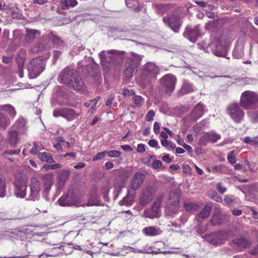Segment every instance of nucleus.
I'll return each instance as SVG.
<instances>
[{
    "mask_svg": "<svg viewBox=\"0 0 258 258\" xmlns=\"http://www.w3.org/2000/svg\"><path fill=\"white\" fill-rule=\"evenodd\" d=\"M44 149V147L40 142H35L30 150V153L33 155H36L40 151Z\"/></svg>",
    "mask_w": 258,
    "mask_h": 258,
    "instance_id": "40",
    "label": "nucleus"
},
{
    "mask_svg": "<svg viewBox=\"0 0 258 258\" xmlns=\"http://www.w3.org/2000/svg\"><path fill=\"white\" fill-rule=\"evenodd\" d=\"M9 124L8 120L3 114L0 113V126H6Z\"/></svg>",
    "mask_w": 258,
    "mask_h": 258,
    "instance_id": "56",
    "label": "nucleus"
},
{
    "mask_svg": "<svg viewBox=\"0 0 258 258\" xmlns=\"http://www.w3.org/2000/svg\"><path fill=\"white\" fill-rule=\"evenodd\" d=\"M226 216L221 214H214L211 219V223L213 226L222 224L226 220Z\"/></svg>",
    "mask_w": 258,
    "mask_h": 258,
    "instance_id": "28",
    "label": "nucleus"
},
{
    "mask_svg": "<svg viewBox=\"0 0 258 258\" xmlns=\"http://www.w3.org/2000/svg\"><path fill=\"white\" fill-rule=\"evenodd\" d=\"M7 141L12 146H15L18 142V133L16 131H11L9 132Z\"/></svg>",
    "mask_w": 258,
    "mask_h": 258,
    "instance_id": "30",
    "label": "nucleus"
},
{
    "mask_svg": "<svg viewBox=\"0 0 258 258\" xmlns=\"http://www.w3.org/2000/svg\"><path fill=\"white\" fill-rule=\"evenodd\" d=\"M160 124L157 122H155L153 126V131L156 135H158L160 133Z\"/></svg>",
    "mask_w": 258,
    "mask_h": 258,
    "instance_id": "63",
    "label": "nucleus"
},
{
    "mask_svg": "<svg viewBox=\"0 0 258 258\" xmlns=\"http://www.w3.org/2000/svg\"><path fill=\"white\" fill-rule=\"evenodd\" d=\"M122 94L124 96H130L134 95L135 93L133 90L124 89L122 90Z\"/></svg>",
    "mask_w": 258,
    "mask_h": 258,
    "instance_id": "59",
    "label": "nucleus"
},
{
    "mask_svg": "<svg viewBox=\"0 0 258 258\" xmlns=\"http://www.w3.org/2000/svg\"><path fill=\"white\" fill-rule=\"evenodd\" d=\"M63 108L62 109H55L53 111V115L54 117H57L58 116L63 117Z\"/></svg>",
    "mask_w": 258,
    "mask_h": 258,
    "instance_id": "57",
    "label": "nucleus"
},
{
    "mask_svg": "<svg viewBox=\"0 0 258 258\" xmlns=\"http://www.w3.org/2000/svg\"><path fill=\"white\" fill-rule=\"evenodd\" d=\"M142 59L143 56L142 55L135 52H132L131 56L127 58L126 62V64L136 67V68L138 69Z\"/></svg>",
    "mask_w": 258,
    "mask_h": 258,
    "instance_id": "23",
    "label": "nucleus"
},
{
    "mask_svg": "<svg viewBox=\"0 0 258 258\" xmlns=\"http://www.w3.org/2000/svg\"><path fill=\"white\" fill-rule=\"evenodd\" d=\"M210 197L211 199H212L214 201H216L217 202H221L222 201V198L221 197L219 196L216 193L212 194Z\"/></svg>",
    "mask_w": 258,
    "mask_h": 258,
    "instance_id": "61",
    "label": "nucleus"
},
{
    "mask_svg": "<svg viewBox=\"0 0 258 258\" xmlns=\"http://www.w3.org/2000/svg\"><path fill=\"white\" fill-rule=\"evenodd\" d=\"M75 71L70 68H66L61 72L59 77L62 83L66 84L68 87L72 84V78Z\"/></svg>",
    "mask_w": 258,
    "mask_h": 258,
    "instance_id": "19",
    "label": "nucleus"
},
{
    "mask_svg": "<svg viewBox=\"0 0 258 258\" xmlns=\"http://www.w3.org/2000/svg\"><path fill=\"white\" fill-rule=\"evenodd\" d=\"M118 51L115 50L102 51L99 53L101 64L104 70H109L115 66Z\"/></svg>",
    "mask_w": 258,
    "mask_h": 258,
    "instance_id": "2",
    "label": "nucleus"
},
{
    "mask_svg": "<svg viewBox=\"0 0 258 258\" xmlns=\"http://www.w3.org/2000/svg\"><path fill=\"white\" fill-rule=\"evenodd\" d=\"M159 73V68L155 64L151 62H147L144 67L139 83L144 87L147 86L156 79Z\"/></svg>",
    "mask_w": 258,
    "mask_h": 258,
    "instance_id": "1",
    "label": "nucleus"
},
{
    "mask_svg": "<svg viewBox=\"0 0 258 258\" xmlns=\"http://www.w3.org/2000/svg\"><path fill=\"white\" fill-rule=\"evenodd\" d=\"M212 171L213 172L224 173L226 171V167L222 164L213 166L212 167Z\"/></svg>",
    "mask_w": 258,
    "mask_h": 258,
    "instance_id": "48",
    "label": "nucleus"
},
{
    "mask_svg": "<svg viewBox=\"0 0 258 258\" xmlns=\"http://www.w3.org/2000/svg\"><path fill=\"white\" fill-rule=\"evenodd\" d=\"M123 184V180L118 182L116 179L115 180L114 182V187L115 189V192H116V197H117L119 194L121 192Z\"/></svg>",
    "mask_w": 258,
    "mask_h": 258,
    "instance_id": "50",
    "label": "nucleus"
},
{
    "mask_svg": "<svg viewBox=\"0 0 258 258\" xmlns=\"http://www.w3.org/2000/svg\"><path fill=\"white\" fill-rule=\"evenodd\" d=\"M156 157L154 156H151L149 158L148 162L154 161L152 164V167L154 169H158L162 167V163L160 160H156Z\"/></svg>",
    "mask_w": 258,
    "mask_h": 258,
    "instance_id": "42",
    "label": "nucleus"
},
{
    "mask_svg": "<svg viewBox=\"0 0 258 258\" xmlns=\"http://www.w3.org/2000/svg\"><path fill=\"white\" fill-rule=\"evenodd\" d=\"M245 143L249 144L253 146H258V137L250 138L245 137L243 141Z\"/></svg>",
    "mask_w": 258,
    "mask_h": 258,
    "instance_id": "41",
    "label": "nucleus"
},
{
    "mask_svg": "<svg viewBox=\"0 0 258 258\" xmlns=\"http://www.w3.org/2000/svg\"><path fill=\"white\" fill-rule=\"evenodd\" d=\"M21 152L20 149L7 151L3 153V155L5 157H7V156L11 155H18Z\"/></svg>",
    "mask_w": 258,
    "mask_h": 258,
    "instance_id": "55",
    "label": "nucleus"
},
{
    "mask_svg": "<svg viewBox=\"0 0 258 258\" xmlns=\"http://www.w3.org/2000/svg\"><path fill=\"white\" fill-rule=\"evenodd\" d=\"M26 33L27 34L25 37V40L27 41H31L33 40L36 36L40 34V32L35 29H27Z\"/></svg>",
    "mask_w": 258,
    "mask_h": 258,
    "instance_id": "33",
    "label": "nucleus"
},
{
    "mask_svg": "<svg viewBox=\"0 0 258 258\" xmlns=\"http://www.w3.org/2000/svg\"><path fill=\"white\" fill-rule=\"evenodd\" d=\"M217 189L218 190V191L223 194V193H224L226 190V187H225L223 184L221 183H217Z\"/></svg>",
    "mask_w": 258,
    "mask_h": 258,
    "instance_id": "62",
    "label": "nucleus"
},
{
    "mask_svg": "<svg viewBox=\"0 0 258 258\" xmlns=\"http://www.w3.org/2000/svg\"><path fill=\"white\" fill-rule=\"evenodd\" d=\"M208 142H209L208 135V133H206L200 138L199 144L201 146H206Z\"/></svg>",
    "mask_w": 258,
    "mask_h": 258,
    "instance_id": "49",
    "label": "nucleus"
},
{
    "mask_svg": "<svg viewBox=\"0 0 258 258\" xmlns=\"http://www.w3.org/2000/svg\"><path fill=\"white\" fill-rule=\"evenodd\" d=\"M184 207L186 211H196L198 210L199 206L192 203H185L184 204Z\"/></svg>",
    "mask_w": 258,
    "mask_h": 258,
    "instance_id": "47",
    "label": "nucleus"
},
{
    "mask_svg": "<svg viewBox=\"0 0 258 258\" xmlns=\"http://www.w3.org/2000/svg\"><path fill=\"white\" fill-rule=\"evenodd\" d=\"M145 179V176L144 174L140 172H136L131 180L128 188L136 192L141 187Z\"/></svg>",
    "mask_w": 258,
    "mask_h": 258,
    "instance_id": "16",
    "label": "nucleus"
},
{
    "mask_svg": "<svg viewBox=\"0 0 258 258\" xmlns=\"http://www.w3.org/2000/svg\"><path fill=\"white\" fill-rule=\"evenodd\" d=\"M227 160L229 162L232 164H234L236 163V160L234 151H231L228 153L227 155Z\"/></svg>",
    "mask_w": 258,
    "mask_h": 258,
    "instance_id": "51",
    "label": "nucleus"
},
{
    "mask_svg": "<svg viewBox=\"0 0 258 258\" xmlns=\"http://www.w3.org/2000/svg\"><path fill=\"white\" fill-rule=\"evenodd\" d=\"M240 105L246 109H253L258 105V94L249 90L242 93Z\"/></svg>",
    "mask_w": 258,
    "mask_h": 258,
    "instance_id": "6",
    "label": "nucleus"
},
{
    "mask_svg": "<svg viewBox=\"0 0 258 258\" xmlns=\"http://www.w3.org/2000/svg\"><path fill=\"white\" fill-rule=\"evenodd\" d=\"M194 91L192 85L188 83H185L181 88L178 91V93L179 96H182L185 94L189 93Z\"/></svg>",
    "mask_w": 258,
    "mask_h": 258,
    "instance_id": "35",
    "label": "nucleus"
},
{
    "mask_svg": "<svg viewBox=\"0 0 258 258\" xmlns=\"http://www.w3.org/2000/svg\"><path fill=\"white\" fill-rule=\"evenodd\" d=\"M204 108L203 104L199 103L197 104L191 113V118L197 120L202 117L204 113Z\"/></svg>",
    "mask_w": 258,
    "mask_h": 258,
    "instance_id": "25",
    "label": "nucleus"
},
{
    "mask_svg": "<svg viewBox=\"0 0 258 258\" xmlns=\"http://www.w3.org/2000/svg\"><path fill=\"white\" fill-rule=\"evenodd\" d=\"M155 112L153 110H149L146 115V119L148 121H151L155 116Z\"/></svg>",
    "mask_w": 258,
    "mask_h": 258,
    "instance_id": "58",
    "label": "nucleus"
},
{
    "mask_svg": "<svg viewBox=\"0 0 258 258\" xmlns=\"http://www.w3.org/2000/svg\"><path fill=\"white\" fill-rule=\"evenodd\" d=\"M58 203L61 206H70L72 205L92 206L96 205L95 203L91 202L90 201H88L87 203L82 202L80 198L74 196L73 193L70 191L66 195L61 197L58 200Z\"/></svg>",
    "mask_w": 258,
    "mask_h": 258,
    "instance_id": "5",
    "label": "nucleus"
},
{
    "mask_svg": "<svg viewBox=\"0 0 258 258\" xmlns=\"http://www.w3.org/2000/svg\"><path fill=\"white\" fill-rule=\"evenodd\" d=\"M213 205L212 204H206L202 210L199 213L198 217L202 219L208 217L212 211Z\"/></svg>",
    "mask_w": 258,
    "mask_h": 258,
    "instance_id": "32",
    "label": "nucleus"
},
{
    "mask_svg": "<svg viewBox=\"0 0 258 258\" xmlns=\"http://www.w3.org/2000/svg\"><path fill=\"white\" fill-rule=\"evenodd\" d=\"M72 79V84L69 85V88L76 90H79L83 88L84 82L76 72H75Z\"/></svg>",
    "mask_w": 258,
    "mask_h": 258,
    "instance_id": "24",
    "label": "nucleus"
},
{
    "mask_svg": "<svg viewBox=\"0 0 258 258\" xmlns=\"http://www.w3.org/2000/svg\"><path fill=\"white\" fill-rule=\"evenodd\" d=\"M155 193V189L152 186L146 187L139 197V204L143 206L148 205L153 199Z\"/></svg>",
    "mask_w": 258,
    "mask_h": 258,
    "instance_id": "14",
    "label": "nucleus"
},
{
    "mask_svg": "<svg viewBox=\"0 0 258 258\" xmlns=\"http://www.w3.org/2000/svg\"><path fill=\"white\" fill-rule=\"evenodd\" d=\"M209 142L213 143L217 142L220 138L221 136L220 134L215 133L214 132L208 133Z\"/></svg>",
    "mask_w": 258,
    "mask_h": 258,
    "instance_id": "44",
    "label": "nucleus"
},
{
    "mask_svg": "<svg viewBox=\"0 0 258 258\" xmlns=\"http://www.w3.org/2000/svg\"><path fill=\"white\" fill-rule=\"evenodd\" d=\"M30 191L28 195L27 200H37L39 198L40 191L41 190V182L35 177L31 178L30 183Z\"/></svg>",
    "mask_w": 258,
    "mask_h": 258,
    "instance_id": "13",
    "label": "nucleus"
},
{
    "mask_svg": "<svg viewBox=\"0 0 258 258\" xmlns=\"http://www.w3.org/2000/svg\"><path fill=\"white\" fill-rule=\"evenodd\" d=\"M224 201L227 205H230L234 202V199L232 196H226L224 198Z\"/></svg>",
    "mask_w": 258,
    "mask_h": 258,
    "instance_id": "60",
    "label": "nucleus"
},
{
    "mask_svg": "<svg viewBox=\"0 0 258 258\" xmlns=\"http://www.w3.org/2000/svg\"><path fill=\"white\" fill-rule=\"evenodd\" d=\"M164 200V196L162 194L158 195L152 207L144 211V216L150 219L157 218L161 215V205Z\"/></svg>",
    "mask_w": 258,
    "mask_h": 258,
    "instance_id": "10",
    "label": "nucleus"
},
{
    "mask_svg": "<svg viewBox=\"0 0 258 258\" xmlns=\"http://www.w3.org/2000/svg\"><path fill=\"white\" fill-rule=\"evenodd\" d=\"M136 192L134 190H131L128 188L127 195L120 201V205L126 206L132 205L136 198Z\"/></svg>",
    "mask_w": 258,
    "mask_h": 258,
    "instance_id": "22",
    "label": "nucleus"
},
{
    "mask_svg": "<svg viewBox=\"0 0 258 258\" xmlns=\"http://www.w3.org/2000/svg\"><path fill=\"white\" fill-rule=\"evenodd\" d=\"M157 13L163 15L171 8V5L169 4H158L155 6Z\"/></svg>",
    "mask_w": 258,
    "mask_h": 258,
    "instance_id": "38",
    "label": "nucleus"
},
{
    "mask_svg": "<svg viewBox=\"0 0 258 258\" xmlns=\"http://www.w3.org/2000/svg\"><path fill=\"white\" fill-rule=\"evenodd\" d=\"M100 99V97L99 96H97L94 99L90 100L89 102H85V106L87 107H90L92 109H95L94 108Z\"/></svg>",
    "mask_w": 258,
    "mask_h": 258,
    "instance_id": "45",
    "label": "nucleus"
},
{
    "mask_svg": "<svg viewBox=\"0 0 258 258\" xmlns=\"http://www.w3.org/2000/svg\"><path fill=\"white\" fill-rule=\"evenodd\" d=\"M106 155L111 158H118L121 155V152L117 150L106 151Z\"/></svg>",
    "mask_w": 258,
    "mask_h": 258,
    "instance_id": "52",
    "label": "nucleus"
},
{
    "mask_svg": "<svg viewBox=\"0 0 258 258\" xmlns=\"http://www.w3.org/2000/svg\"><path fill=\"white\" fill-rule=\"evenodd\" d=\"M45 62L43 56L32 59L27 66L30 79L37 78L45 69Z\"/></svg>",
    "mask_w": 258,
    "mask_h": 258,
    "instance_id": "4",
    "label": "nucleus"
},
{
    "mask_svg": "<svg viewBox=\"0 0 258 258\" xmlns=\"http://www.w3.org/2000/svg\"><path fill=\"white\" fill-rule=\"evenodd\" d=\"M39 159L42 161L49 163H52L54 162V161L52 157V155L47 152H42L38 153Z\"/></svg>",
    "mask_w": 258,
    "mask_h": 258,
    "instance_id": "36",
    "label": "nucleus"
},
{
    "mask_svg": "<svg viewBox=\"0 0 258 258\" xmlns=\"http://www.w3.org/2000/svg\"><path fill=\"white\" fill-rule=\"evenodd\" d=\"M230 244L234 248L240 250L248 247L251 244V242L249 239L240 238L233 240Z\"/></svg>",
    "mask_w": 258,
    "mask_h": 258,
    "instance_id": "20",
    "label": "nucleus"
},
{
    "mask_svg": "<svg viewBox=\"0 0 258 258\" xmlns=\"http://www.w3.org/2000/svg\"><path fill=\"white\" fill-rule=\"evenodd\" d=\"M63 117L68 120H73L79 116V113L76 112L73 109L69 108H63Z\"/></svg>",
    "mask_w": 258,
    "mask_h": 258,
    "instance_id": "27",
    "label": "nucleus"
},
{
    "mask_svg": "<svg viewBox=\"0 0 258 258\" xmlns=\"http://www.w3.org/2000/svg\"><path fill=\"white\" fill-rule=\"evenodd\" d=\"M183 36L191 42H195L198 38L201 36L199 26H197L194 27H191L190 26H187L183 33Z\"/></svg>",
    "mask_w": 258,
    "mask_h": 258,
    "instance_id": "17",
    "label": "nucleus"
},
{
    "mask_svg": "<svg viewBox=\"0 0 258 258\" xmlns=\"http://www.w3.org/2000/svg\"><path fill=\"white\" fill-rule=\"evenodd\" d=\"M26 124V121L23 117L19 118L15 123V125L23 132L25 131Z\"/></svg>",
    "mask_w": 258,
    "mask_h": 258,
    "instance_id": "43",
    "label": "nucleus"
},
{
    "mask_svg": "<svg viewBox=\"0 0 258 258\" xmlns=\"http://www.w3.org/2000/svg\"><path fill=\"white\" fill-rule=\"evenodd\" d=\"M137 72V68L129 64H125L124 75L126 80L132 78Z\"/></svg>",
    "mask_w": 258,
    "mask_h": 258,
    "instance_id": "29",
    "label": "nucleus"
},
{
    "mask_svg": "<svg viewBox=\"0 0 258 258\" xmlns=\"http://www.w3.org/2000/svg\"><path fill=\"white\" fill-rule=\"evenodd\" d=\"M165 24L167 25L174 32H178L180 27L178 17L174 14L165 17L163 18Z\"/></svg>",
    "mask_w": 258,
    "mask_h": 258,
    "instance_id": "18",
    "label": "nucleus"
},
{
    "mask_svg": "<svg viewBox=\"0 0 258 258\" xmlns=\"http://www.w3.org/2000/svg\"><path fill=\"white\" fill-rule=\"evenodd\" d=\"M179 208V195L177 192H171L165 207V213L167 216H173L177 213Z\"/></svg>",
    "mask_w": 258,
    "mask_h": 258,
    "instance_id": "7",
    "label": "nucleus"
},
{
    "mask_svg": "<svg viewBox=\"0 0 258 258\" xmlns=\"http://www.w3.org/2000/svg\"><path fill=\"white\" fill-rule=\"evenodd\" d=\"M226 112L235 123H240L243 120L244 112L237 103L229 104L227 107Z\"/></svg>",
    "mask_w": 258,
    "mask_h": 258,
    "instance_id": "9",
    "label": "nucleus"
},
{
    "mask_svg": "<svg viewBox=\"0 0 258 258\" xmlns=\"http://www.w3.org/2000/svg\"><path fill=\"white\" fill-rule=\"evenodd\" d=\"M43 39L45 41H43L39 43L36 47H35L32 51L33 52L42 51L45 49L48 43L52 42L56 45H60L62 42L61 40L59 39L58 37L52 33H49L48 35L43 36Z\"/></svg>",
    "mask_w": 258,
    "mask_h": 258,
    "instance_id": "12",
    "label": "nucleus"
},
{
    "mask_svg": "<svg viewBox=\"0 0 258 258\" xmlns=\"http://www.w3.org/2000/svg\"><path fill=\"white\" fill-rule=\"evenodd\" d=\"M142 232L148 236H155L160 234L161 231L159 228L154 226H148L142 230Z\"/></svg>",
    "mask_w": 258,
    "mask_h": 258,
    "instance_id": "26",
    "label": "nucleus"
},
{
    "mask_svg": "<svg viewBox=\"0 0 258 258\" xmlns=\"http://www.w3.org/2000/svg\"><path fill=\"white\" fill-rule=\"evenodd\" d=\"M0 110L7 112L12 117H14L16 115V111L14 107L10 104L0 105Z\"/></svg>",
    "mask_w": 258,
    "mask_h": 258,
    "instance_id": "34",
    "label": "nucleus"
},
{
    "mask_svg": "<svg viewBox=\"0 0 258 258\" xmlns=\"http://www.w3.org/2000/svg\"><path fill=\"white\" fill-rule=\"evenodd\" d=\"M28 177L24 173H17L15 175L14 194L17 198H24L26 196Z\"/></svg>",
    "mask_w": 258,
    "mask_h": 258,
    "instance_id": "3",
    "label": "nucleus"
},
{
    "mask_svg": "<svg viewBox=\"0 0 258 258\" xmlns=\"http://www.w3.org/2000/svg\"><path fill=\"white\" fill-rule=\"evenodd\" d=\"M133 101L135 104V107H140L143 104L144 100L141 96L136 95L133 98Z\"/></svg>",
    "mask_w": 258,
    "mask_h": 258,
    "instance_id": "46",
    "label": "nucleus"
},
{
    "mask_svg": "<svg viewBox=\"0 0 258 258\" xmlns=\"http://www.w3.org/2000/svg\"><path fill=\"white\" fill-rule=\"evenodd\" d=\"M229 237L230 235L228 233L219 231L206 236V239L211 244L218 245L224 243Z\"/></svg>",
    "mask_w": 258,
    "mask_h": 258,
    "instance_id": "11",
    "label": "nucleus"
},
{
    "mask_svg": "<svg viewBox=\"0 0 258 258\" xmlns=\"http://www.w3.org/2000/svg\"><path fill=\"white\" fill-rule=\"evenodd\" d=\"M71 174V171L67 170H64L62 172L60 175L59 176V178L60 180H62L63 181H66L69 179V177Z\"/></svg>",
    "mask_w": 258,
    "mask_h": 258,
    "instance_id": "53",
    "label": "nucleus"
},
{
    "mask_svg": "<svg viewBox=\"0 0 258 258\" xmlns=\"http://www.w3.org/2000/svg\"><path fill=\"white\" fill-rule=\"evenodd\" d=\"M176 78L172 74L164 76L160 80V87L162 91L168 95H171L175 89Z\"/></svg>",
    "mask_w": 258,
    "mask_h": 258,
    "instance_id": "8",
    "label": "nucleus"
},
{
    "mask_svg": "<svg viewBox=\"0 0 258 258\" xmlns=\"http://www.w3.org/2000/svg\"><path fill=\"white\" fill-rule=\"evenodd\" d=\"M41 177L44 187V192L47 194L52 185L53 175L52 173H46L41 175Z\"/></svg>",
    "mask_w": 258,
    "mask_h": 258,
    "instance_id": "21",
    "label": "nucleus"
},
{
    "mask_svg": "<svg viewBox=\"0 0 258 258\" xmlns=\"http://www.w3.org/2000/svg\"><path fill=\"white\" fill-rule=\"evenodd\" d=\"M78 5L77 0H60V7L63 10H68L70 7L73 8Z\"/></svg>",
    "mask_w": 258,
    "mask_h": 258,
    "instance_id": "31",
    "label": "nucleus"
},
{
    "mask_svg": "<svg viewBox=\"0 0 258 258\" xmlns=\"http://www.w3.org/2000/svg\"><path fill=\"white\" fill-rule=\"evenodd\" d=\"M6 183L4 176L0 175V198H3L6 196Z\"/></svg>",
    "mask_w": 258,
    "mask_h": 258,
    "instance_id": "39",
    "label": "nucleus"
},
{
    "mask_svg": "<svg viewBox=\"0 0 258 258\" xmlns=\"http://www.w3.org/2000/svg\"><path fill=\"white\" fill-rule=\"evenodd\" d=\"M213 53L219 57H226L228 46L219 40L212 42L209 45Z\"/></svg>",
    "mask_w": 258,
    "mask_h": 258,
    "instance_id": "15",
    "label": "nucleus"
},
{
    "mask_svg": "<svg viewBox=\"0 0 258 258\" xmlns=\"http://www.w3.org/2000/svg\"><path fill=\"white\" fill-rule=\"evenodd\" d=\"M250 117L253 122H257L258 121V110L252 113L250 115Z\"/></svg>",
    "mask_w": 258,
    "mask_h": 258,
    "instance_id": "64",
    "label": "nucleus"
},
{
    "mask_svg": "<svg viewBox=\"0 0 258 258\" xmlns=\"http://www.w3.org/2000/svg\"><path fill=\"white\" fill-rule=\"evenodd\" d=\"M106 155V151L98 153L93 157L92 160L95 161L98 160H101L105 157Z\"/></svg>",
    "mask_w": 258,
    "mask_h": 258,
    "instance_id": "54",
    "label": "nucleus"
},
{
    "mask_svg": "<svg viewBox=\"0 0 258 258\" xmlns=\"http://www.w3.org/2000/svg\"><path fill=\"white\" fill-rule=\"evenodd\" d=\"M243 46L241 45H236L233 51V57L235 58L239 59L243 56Z\"/></svg>",
    "mask_w": 258,
    "mask_h": 258,
    "instance_id": "37",
    "label": "nucleus"
}]
</instances>
